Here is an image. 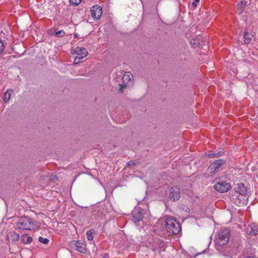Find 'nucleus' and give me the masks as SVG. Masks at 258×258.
Wrapping results in <instances>:
<instances>
[{"mask_svg":"<svg viewBox=\"0 0 258 258\" xmlns=\"http://www.w3.org/2000/svg\"><path fill=\"white\" fill-rule=\"evenodd\" d=\"M17 228L19 229L32 230L39 227V223L29 217L20 218L16 223Z\"/></svg>","mask_w":258,"mask_h":258,"instance_id":"f257e3e1","label":"nucleus"},{"mask_svg":"<svg viewBox=\"0 0 258 258\" xmlns=\"http://www.w3.org/2000/svg\"><path fill=\"white\" fill-rule=\"evenodd\" d=\"M235 190L236 192L241 196L240 198H238L237 200L235 201V204L239 205L241 203H244L247 199V189L245 184L242 182L237 183L235 185Z\"/></svg>","mask_w":258,"mask_h":258,"instance_id":"f03ea898","label":"nucleus"},{"mask_svg":"<svg viewBox=\"0 0 258 258\" xmlns=\"http://www.w3.org/2000/svg\"><path fill=\"white\" fill-rule=\"evenodd\" d=\"M165 227L166 229L169 233L173 234H178L181 230L180 224L176 222L173 218H168L166 219Z\"/></svg>","mask_w":258,"mask_h":258,"instance_id":"7ed1b4c3","label":"nucleus"},{"mask_svg":"<svg viewBox=\"0 0 258 258\" xmlns=\"http://www.w3.org/2000/svg\"><path fill=\"white\" fill-rule=\"evenodd\" d=\"M229 236L230 231L228 229L220 231L215 240L217 244L220 246L226 244L229 240Z\"/></svg>","mask_w":258,"mask_h":258,"instance_id":"20e7f679","label":"nucleus"},{"mask_svg":"<svg viewBox=\"0 0 258 258\" xmlns=\"http://www.w3.org/2000/svg\"><path fill=\"white\" fill-rule=\"evenodd\" d=\"M69 246L72 248L82 253H86L88 250L86 242L83 240H72L69 242Z\"/></svg>","mask_w":258,"mask_h":258,"instance_id":"39448f33","label":"nucleus"},{"mask_svg":"<svg viewBox=\"0 0 258 258\" xmlns=\"http://www.w3.org/2000/svg\"><path fill=\"white\" fill-rule=\"evenodd\" d=\"M225 160L222 159L216 160L213 163H211L207 170V173L211 174H213L219 170L220 168L223 165L225 164Z\"/></svg>","mask_w":258,"mask_h":258,"instance_id":"423d86ee","label":"nucleus"},{"mask_svg":"<svg viewBox=\"0 0 258 258\" xmlns=\"http://www.w3.org/2000/svg\"><path fill=\"white\" fill-rule=\"evenodd\" d=\"M214 188L219 192L224 193L230 190L231 188V185L229 182L221 181L217 183L214 185Z\"/></svg>","mask_w":258,"mask_h":258,"instance_id":"0eeeda50","label":"nucleus"},{"mask_svg":"<svg viewBox=\"0 0 258 258\" xmlns=\"http://www.w3.org/2000/svg\"><path fill=\"white\" fill-rule=\"evenodd\" d=\"M145 210L140 207L136 208L132 212L133 220L135 223L140 222L144 218Z\"/></svg>","mask_w":258,"mask_h":258,"instance_id":"6e6552de","label":"nucleus"},{"mask_svg":"<svg viewBox=\"0 0 258 258\" xmlns=\"http://www.w3.org/2000/svg\"><path fill=\"white\" fill-rule=\"evenodd\" d=\"M133 79V75L128 72H125L122 77V83L120 85V90L122 91L127 85L132 84Z\"/></svg>","mask_w":258,"mask_h":258,"instance_id":"1a4fd4ad","label":"nucleus"},{"mask_svg":"<svg viewBox=\"0 0 258 258\" xmlns=\"http://www.w3.org/2000/svg\"><path fill=\"white\" fill-rule=\"evenodd\" d=\"M180 197V188L178 186H174L170 189L169 198L172 201H178Z\"/></svg>","mask_w":258,"mask_h":258,"instance_id":"9d476101","label":"nucleus"},{"mask_svg":"<svg viewBox=\"0 0 258 258\" xmlns=\"http://www.w3.org/2000/svg\"><path fill=\"white\" fill-rule=\"evenodd\" d=\"M92 17L94 19H99L102 15V9L100 6L96 5L93 6L91 8Z\"/></svg>","mask_w":258,"mask_h":258,"instance_id":"9b49d317","label":"nucleus"},{"mask_svg":"<svg viewBox=\"0 0 258 258\" xmlns=\"http://www.w3.org/2000/svg\"><path fill=\"white\" fill-rule=\"evenodd\" d=\"M247 235L256 236L258 234V225L255 223H252L247 228Z\"/></svg>","mask_w":258,"mask_h":258,"instance_id":"f8f14e48","label":"nucleus"},{"mask_svg":"<svg viewBox=\"0 0 258 258\" xmlns=\"http://www.w3.org/2000/svg\"><path fill=\"white\" fill-rule=\"evenodd\" d=\"M72 54H77V55L85 57L88 55V51L87 49L84 47H77L71 51Z\"/></svg>","mask_w":258,"mask_h":258,"instance_id":"ddd939ff","label":"nucleus"},{"mask_svg":"<svg viewBox=\"0 0 258 258\" xmlns=\"http://www.w3.org/2000/svg\"><path fill=\"white\" fill-rule=\"evenodd\" d=\"M7 238L9 241L15 242L17 241L20 238V235L15 231H10L7 235Z\"/></svg>","mask_w":258,"mask_h":258,"instance_id":"4468645a","label":"nucleus"},{"mask_svg":"<svg viewBox=\"0 0 258 258\" xmlns=\"http://www.w3.org/2000/svg\"><path fill=\"white\" fill-rule=\"evenodd\" d=\"M224 154V152L223 151L217 152H214L212 151H209L207 153V155L209 158H218L222 156Z\"/></svg>","mask_w":258,"mask_h":258,"instance_id":"2eb2a0df","label":"nucleus"},{"mask_svg":"<svg viewBox=\"0 0 258 258\" xmlns=\"http://www.w3.org/2000/svg\"><path fill=\"white\" fill-rule=\"evenodd\" d=\"M21 241L25 244H30L32 241V238L30 236H28L27 235L24 234L21 237Z\"/></svg>","mask_w":258,"mask_h":258,"instance_id":"dca6fc26","label":"nucleus"},{"mask_svg":"<svg viewBox=\"0 0 258 258\" xmlns=\"http://www.w3.org/2000/svg\"><path fill=\"white\" fill-rule=\"evenodd\" d=\"M243 37L244 38V43L245 44H248L251 41L252 35L249 34L246 31H245Z\"/></svg>","mask_w":258,"mask_h":258,"instance_id":"f3484780","label":"nucleus"},{"mask_svg":"<svg viewBox=\"0 0 258 258\" xmlns=\"http://www.w3.org/2000/svg\"><path fill=\"white\" fill-rule=\"evenodd\" d=\"M95 233V231L94 230H90L88 231L86 233V235L87 239L90 240L92 241L93 239L94 238V234Z\"/></svg>","mask_w":258,"mask_h":258,"instance_id":"a211bd4d","label":"nucleus"},{"mask_svg":"<svg viewBox=\"0 0 258 258\" xmlns=\"http://www.w3.org/2000/svg\"><path fill=\"white\" fill-rule=\"evenodd\" d=\"M10 92H12V91L8 90L6 91V92L4 94V96L3 98V101L5 103L8 102V101L10 100V99L11 98V94H10Z\"/></svg>","mask_w":258,"mask_h":258,"instance_id":"6ab92c4d","label":"nucleus"},{"mask_svg":"<svg viewBox=\"0 0 258 258\" xmlns=\"http://www.w3.org/2000/svg\"><path fill=\"white\" fill-rule=\"evenodd\" d=\"M248 3V1H245V0H240V3L237 5V7L241 10H243L245 6L247 5Z\"/></svg>","mask_w":258,"mask_h":258,"instance_id":"aec40b11","label":"nucleus"},{"mask_svg":"<svg viewBox=\"0 0 258 258\" xmlns=\"http://www.w3.org/2000/svg\"><path fill=\"white\" fill-rule=\"evenodd\" d=\"M190 44L192 45V46L194 48H196L198 47L199 45V42L198 40H197L196 39H192L191 40Z\"/></svg>","mask_w":258,"mask_h":258,"instance_id":"412c9836","label":"nucleus"},{"mask_svg":"<svg viewBox=\"0 0 258 258\" xmlns=\"http://www.w3.org/2000/svg\"><path fill=\"white\" fill-rule=\"evenodd\" d=\"M38 240L40 242L45 244H47L49 242V239L48 238H43L41 236H40L38 238Z\"/></svg>","mask_w":258,"mask_h":258,"instance_id":"4be33fe9","label":"nucleus"},{"mask_svg":"<svg viewBox=\"0 0 258 258\" xmlns=\"http://www.w3.org/2000/svg\"><path fill=\"white\" fill-rule=\"evenodd\" d=\"M5 46L3 41L0 39V55L3 53Z\"/></svg>","mask_w":258,"mask_h":258,"instance_id":"5701e85b","label":"nucleus"},{"mask_svg":"<svg viewBox=\"0 0 258 258\" xmlns=\"http://www.w3.org/2000/svg\"><path fill=\"white\" fill-rule=\"evenodd\" d=\"M83 58H84V57H83L82 56H80L79 55H77L75 57V58L74 59V64H78L80 62V60L81 59H83Z\"/></svg>","mask_w":258,"mask_h":258,"instance_id":"b1692460","label":"nucleus"},{"mask_svg":"<svg viewBox=\"0 0 258 258\" xmlns=\"http://www.w3.org/2000/svg\"><path fill=\"white\" fill-rule=\"evenodd\" d=\"M65 32L63 30H59L55 33V36L57 37H62L64 36Z\"/></svg>","mask_w":258,"mask_h":258,"instance_id":"393cba45","label":"nucleus"},{"mask_svg":"<svg viewBox=\"0 0 258 258\" xmlns=\"http://www.w3.org/2000/svg\"><path fill=\"white\" fill-rule=\"evenodd\" d=\"M82 0H70L71 4L77 6L80 4Z\"/></svg>","mask_w":258,"mask_h":258,"instance_id":"a878e982","label":"nucleus"},{"mask_svg":"<svg viewBox=\"0 0 258 258\" xmlns=\"http://www.w3.org/2000/svg\"><path fill=\"white\" fill-rule=\"evenodd\" d=\"M127 164L129 165V166H131V165H133L134 166L135 165V163L134 162V161H129L128 163H127Z\"/></svg>","mask_w":258,"mask_h":258,"instance_id":"bb28decb","label":"nucleus"},{"mask_svg":"<svg viewBox=\"0 0 258 258\" xmlns=\"http://www.w3.org/2000/svg\"><path fill=\"white\" fill-rule=\"evenodd\" d=\"M192 6L193 7H197V3H196V2H192Z\"/></svg>","mask_w":258,"mask_h":258,"instance_id":"cd10ccee","label":"nucleus"},{"mask_svg":"<svg viewBox=\"0 0 258 258\" xmlns=\"http://www.w3.org/2000/svg\"><path fill=\"white\" fill-rule=\"evenodd\" d=\"M78 34L77 33L75 34V35H74V37L76 38L78 37Z\"/></svg>","mask_w":258,"mask_h":258,"instance_id":"c85d7f7f","label":"nucleus"},{"mask_svg":"<svg viewBox=\"0 0 258 258\" xmlns=\"http://www.w3.org/2000/svg\"><path fill=\"white\" fill-rule=\"evenodd\" d=\"M247 258H254V257L253 256H250L247 257Z\"/></svg>","mask_w":258,"mask_h":258,"instance_id":"c756f323","label":"nucleus"},{"mask_svg":"<svg viewBox=\"0 0 258 258\" xmlns=\"http://www.w3.org/2000/svg\"><path fill=\"white\" fill-rule=\"evenodd\" d=\"M195 2L198 3L200 1V0H194Z\"/></svg>","mask_w":258,"mask_h":258,"instance_id":"7c9ffc66","label":"nucleus"}]
</instances>
